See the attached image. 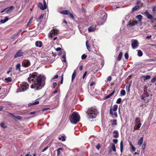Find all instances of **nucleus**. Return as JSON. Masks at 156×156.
Wrapping results in <instances>:
<instances>
[{
  "mask_svg": "<svg viewBox=\"0 0 156 156\" xmlns=\"http://www.w3.org/2000/svg\"><path fill=\"white\" fill-rule=\"evenodd\" d=\"M156 81V77L153 78L151 80V82L152 83Z\"/></svg>",
  "mask_w": 156,
  "mask_h": 156,
  "instance_id": "nucleus-50",
  "label": "nucleus"
},
{
  "mask_svg": "<svg viewBox=\"0 0 156 156\" xmlns=\"http://www.w3.org/2000/svg\"><path fill=\"white\" fill-rule=\"evenodd\" d=\"M113 133L114 134L113 137L115 138H118L119 137V133L117 130H115L113 132Z\"/></svg>",
  "mask_w": 156,
  "mask_h": 156,
  "instance_id": "nucleus-21",
  "label": "nucleus"
},
{
  "mask_svg": "<svg viewBox=\"0 0 156 156\" xmlns=\"http://www.w3.org/2000/svg\"><path fill=\"white\" fill-rule=\"evenodd\" d=\"M136 18L138 20V21H136L138 25L139 26H141L142 24V16L140 15H139L136 16Z\"/></svg>",
  "mask_w": 156,
  "mask_h": 156,
  "instance_id": "nucleus-9",
  "label": "nucleus"
},
{
  "mask_svg": "<svg viewBox=\"0 0 156 156\" xmlns=\"http://www.w3.org/2000/svg\"><path fill=\"white\" fill-rule=\"evenodd\" d=\"M5 80L6 81V82H11L12 80V79L10 77H8L7 78H5Z\"/></svg>",
  "mask_w": 156,
  "mask_h": 156,
  "instance_id": "nucleus-31",
  "label": "nucleus"
},
{
  "mask_svg": "<svg viewBox=\"0 0 156 156\" xmlns=\"http://www.w3.org/2000/svg\"><path fill=\"white\" fill-rule=\"evenodd\" d=\"M125 58L126 59H128L129 58V55L128 53H126L124 55Z\"/></svg>",
  "mask_w": 156,
  "mask_h": 156,
  "instance_id": "nucleus-46",
  "label": "nucleus"
},
{
  "mask_svg": "<svg viewBox=\"0 0 156 156\" xmlns=\"http://www.w3.org/2000/svg\"><path fill=\"white\" fill-rule=\"evenodd\" d=\"M88 119H94L97 116L98 112L96 107L89 108L87 112Z\"/></svg>",
  "mask_w": 156,
  "mask_h": 156,
  "instance_id": "nucleus-2",
  "label": "nucleus"
},
{
  "mask_svg": "<svg viewBox=\"0 0 156 156\" xmlns=\"http://www.w3.org/2000/svg\"><path fill=\"white\" fill-rule=\"evenodd\" d=\"M58 140H62V141H65L66 140V139L65 137L63 136H61L60 137L58 138Z\"/></svg>",
  "mask_w": 156,
  "mask_h": 156,
  "instance_id": "nucleus-33",
  "label": "nucleus"
},
{
  "mask_svg": "<svg viewBox=\"0 0 156 156\" xmlns=\"http://www.w3.org/2000/svg\"><path fill=\"white\" fill-rule=\"evenodd\" d=\"M95 83V82H92L90 84V86H92Z\"/></svg>",
  "mask_w": 156,
  "mask_h": 156,
  "instance_id": "nucleus-61",
  "label": "nucleus"
},
{
  "mask_svg": "<svg viewBox=\"0 0 156 156\" xmlns=\"http://www.w3.org/2000/svg\"><path fill=\"white\" fill-rule=\"evenodd\" d=\"M20 64H17L16 66V70L19 69V71H20Z\"/></svg>",
  "mask_w": 156,
  "mask_h": 156,
  "instance_id": "nucleus-35",
  "label": "nucleus"
},
{
  "mask_svg": "<svg viewBox=\"0 0 156 156\" xmlns=\"http://www.w3.org/2000/svg\"><path fill=\"white\" fill-rule=\"evenodd\" d=\"M144 13L147 18L151 20H154V17L151 14H149L147 11H145Z\"/></svg>",
  "mask_w": 156,
  "mask_h": 156,
  "instance_id": "nucleus-13",
  "label": "nucleus"
},
{
  "mask_svg": "<svg viewBox=\"0 0 156 156\" xmlns=\"http://www.w3.org/2000/svg\"><path fill=\"white\" fill-rule=\"evenodd\" d=\"M140 118H137L135 120V123H137L138 122L140 123Z\"/></svg>",
  "mask_w": 156,
  "mask_h": 156,
  "instance_id": "nucleus-39",
  "label": "nucleus"
},
{
  "mask_svg": "<svg viewBox=\"0 0 156 156\" xmlns=\"http://www.w3.org/2000/svg\"><path fill=\"white\" fill-rule=\"evenodd\" d=\"M118 108V106L117 105H114L112 108L111 107L109 113L112 117L115 118L117 117V114L116 111L117 110Z\"/></svg>",
  "mask_w": 156,
  "mask_h": 156,
  "instance_id": "nucleus-5",
  "label": "nucleus"
},
{
  "mask_svg": "<svg viewBox=\"0 0 156 156\" xmlns=\"http://www.w3.org/2000/svg\"><path fill=\"white\" fill-rule=\"evenodd\" d=\"M129 26H133L136 25H138L136 21H130L129 22Z\"/></svg>",
  "mask_w": 156,
  "mask_h": 156,
  "instance_id": "nucleus-15",
  "label": "nucleus"
},
{
  "mask_svg": "<svg viewBox=\"0 0 156 156\" xmlns=\"http://www.w3.org/2000/svg\"><path fill=\"white\" fill-rule=\"evenodd\" d=\"M14 119H17L19 120H21L22 119V117L19 116H16Z\"/></svg>",
  "mask_w": 156,
  "mask_h": 156,
  "instance_id": "nucleus-34",
  "label": "nucleus"
},
{
  "mask_svg": "<svg viewBox=\"0 0 156 156\" xmlns=\"http://www.w3.org/2000/svg\"><path fill=\"white\" fill-rule=\"evenodd\" d=\"M43 4L44 9H46L47 5H46V2L45 0H43Z\"/></svg>",
  "mask_w": 156,
  "mask_h": 156,
  "instance_id": "nucleus-45",
  "label": "nucleus"
},
{
  "mask_svg": "<svg viewBox=\"0 0 156 156\" xmlns=\"http://www.w3.org/2000/svg\"><path fill=\"white\" fill-rule=\"evenodd\" d=\"M61 48H58L56 49V50L57 51H61Z\"/></svg>",
  "mask_w": 156,
  "mask_h": 156,
  "instance_id": "nucleus-59",
  "label": "nucleus"
},
{
  "mask_svg": "<svg viewBox=\"0 0 156 156\" xmlns=\"http://www.w3.org/2000/svg\"><path fill=\"white\" fill-rule=\"evenodd\" d=\"M33 17H31L29 21V22H30V23H31L32 22V21L33 20Z\"/></svg>",
  "mask_w": 156,
  "mask_h": 156,
  "instance_id": "nucleus-60",
  "label": "nucleus"
},
{
  "mask_svg": "<svg viewBox=\"0 0 156 156\" xmlns=\"http://www.w3.org/2000/svg\"><path fill=\"white\" fill-rule=\"evenodd\" d=\"M57 85V83L55 82L54 83H53V88H55Z\"/></svg>",
  "mask_w": 156,
  "mask_h": 156,
  "instance_id": "nucleus-55",
  "label": "nucleus"
},
{
  "mask_svg": "<svg viewBox=\"0 0 156 156\" xmlns=\"http://www.w3.org/2000/svg\"><path fill=\"white\" fill-rule=\"evenodd\" d=\"M58 149V150H59L60 151H63L64 150V149L62 147L59 148Z\"/></svg>",
  "mask_w": 156,
  "mask_h": 156,
  "instance_id": "nucleus-62",
  "label": "nucleus"
},
{
  "mask_svg": "<svg viewBox=\"0 0 156 156\" xmlns=\"http://www.w3.org/2000/svg\"><path fill=\"white\" fill-rule=\"evenodd\" d=\"M20 87L18 90L17 92L24 91L28 89L29 88V85L27 82H23L20 85Z\"/></svg>",
  "mask_w": 156,
  "mask_h": 156,
  "instance_id": "nucleus-6",
  "label": "nucleus"
},
{
  "mask_svg": "<svg viewBox=\"0 0 156 156\" xmlns=\"http://www.w3.org/2000/svg\"><path fill=\"white\" fill-rule=\"evenodd\" d=\"M14 9V8L13 6H10L9 7H7L4 10H13Z\"/></svg>",
  "mask_w": 156,
  "mask_h": 156,
  "instance_id": "nucleus-38",
  "label": "nucleus"
},
{
  "mask_svg": "<svg viewBox=\"0 0 156 156\" xmlns=\"http://www.w3.org/2000/svg\"><path fill=\"white\" fill-rule=\"evenodd\" d=\"M37 6L41 9V10H45L46 9H44V6L41 3H38L37 4Z\"/></svg>",
  "mask_w": 156,
  "mask_h": 156,
  "instance_id": "nucleus-18",
  "label": "nucleus"
},
{
  "mask_svg": "<svg viewBox=\"0 0 156 156\" xmlns=\"http://www.w3.org/2000/svg\"><path fill=\"white\" fill-rule=\"evenodd\" d=\"M121 94L122 96H124L126 94V91L125 90H122L121 91Z\"/></svg>",
  "mask_w": 156,
  "mask_h": 156,
  "instance_id": "nucleus-42",
  "label": "nucleus"
},
{
  "mask_svg": "<svg viewBox=\"0 0 156 156\" xmlns=\"http://www.w3.org/2000/svg\"><path fill=\"white\" fill-rule=\"evenodd\" d=\"M0 125L2 127L4 128H6L7 127L4 122L1 123L0 124Z\"/></svg>",
  "mask_w": 156,
  "mask_h": 156,
  "instance_id": "nucleus-36",
  "label": "nucleus"
},
{
  "mask_svg": "<svg viewBox=\"0 0 156 156\" xmlns=\"http://www.w3.org/2000/svg\"><path fill=\"white\" fill-rule=\"evenodd\" d=\"M58 92V91L57 90H55L51 94V96H53V94L56 93H57Z\"/></svg>",
  "mask_w": 156,
  "mask_h": 156,
  "instance_id": "nucleus-57",
  "label": "nucleus"
},
{
  "mask_svg": "<svg viewBox=\"0 0 156 156\" xmlns=\"http://www.w3.org/2000/svg\"><path fill=\"white\" fill-rule=\"evenodd\" d=\"M59 32V30L56 28L53 29L51 30L48 34L49 37L52 38L57 35Z\"/></svg>",
  "mask_w": 156,
  "mask_h": 156,
  "instance_id": "nucleus-7",
  "label": "nucleus"
},
{
  "mask_svg": "<svg viewBox=\"0 0 156 156\" xmlns=\"http://www.w3.org/2000/svg\"><path fill=\"white\" fill-rule=\"evenodd\" d=\"M96 26L94 25L89 27L88 28V30L89 32H92L94 31L96 29Z\"/></svg>",
  "mask_w": 156,
  "mask_h": 156,
  "instance_id": "nucleus-14",
  "label": "nucleus"
},
{
  "mask_svg": "<svg viewBox=\"0 0 156 156\" xmlns=\"http://www.w3.org/2000/svg\"><path fill=\"white\" fill-rule=\"evenodd\" d=\"M143 137H142L139 140L138 142V145H141L143 143Z\"/></svg>",
  "mask_w": 156,
  "mask_h": 156,
  "instance_id": "nucleus-24",
  "label": "nucleus"
},
{
  "mask_svg": "<svg viewBox=\"0 0 156 156\" xmlns=\"http://www.w3.org/2000/svg\"><path fill=\"white\" fill-rule=\"evenodd\" d=\"M110 149H111L114 152H115L116 151L115 145L113 144H112V146Z\"/></svg>",
  "mask_w": 156,
  "mask_h": 156,
  "instance_id": "nucleus-30",
  "label": "nucleus"
},
{
  "mask_svg": "<svg viewBox=\"0 0 156 156\" xmlns=\"http://www.w3.org/2000/svg\"><path fill=\"white\" fill-rule=\"evenodd\" d=\"M115 92V90H114L111 94L105 96V99H106L110 98L114 94Z\"/></svg>",
  "mask_w": 156,
  "mask_h": 156,
  "instance_id": "nucleus-22",
  "label": "nucleus"
},
{
  "mask_svg": "<svg viewBox=\"0 0 156 156\" xmlns=\"http://www.w3.org/2000/svg\"><path fill=\"white\" fill-rule=\"evenodd\" d=\"M143 55V53L140 50H139L138 51V55L139 56H141Z\"/></svg>",
  "mask_w": 156,
  "mask_h": 156,
  "instance_id": "nucleus-37",
  "label": "nucleus"
},
{
  "mask_svg": "<svg viewBox=\"0 0 156 156\" xmlns=\"http://www.w3.org/2000/svg\"><path fill=\"white\" fill-rule=\"evenodd\" d=\"M68 12V10H62L59 12V13L63 15H67Z\"/></svg>",
  "mask_w": 156,
  "mask_h": 156,
  "instance_id": "nucleus-26",
  "label": "nucleus"
},
{
  "mask_svg": "<svg viewBox=\"0 0 156 156\" xmlns=\"http://www.w3.org/2000/svg\"><path fill=\"white\" fill-rule=\"evenodd\" d=\"M30 64V63L29 60H27L26 62L23 63V66L25 67H28Z\"/></svg>",
  "mask_w": 156,
  "mask_h": 156,
  "instance_id": "nucleus-19",
  "label": "nucleus"
},
{
  "mask_svg": "<svg viewBox=\"0 0 156 156\" xmlns=\"http://www.w3.org/2000/svg\"><path fill=\"white\" fill-rule=\"evenodd\" d=\"M39 103V102L38 101H36L34 102L30 103L28 105L30 106V105H37Z\"/></svg>",
  "mask_w": 156,
  "mask_h": 156,
  "instance_id": "nucleus-29",
  "label": "nucleus"
},
{
  "mask_svg": "<svg viewBox=\"0 0 156 156\" xmlns=\"http://www.w3.org/2000/svg\"><path fill=\"white\" fill-rule=\"evenodd\" d=\"M131 46L133 49L137 48L138 46V41L136 40H134L132 42Z\"/></svg>",
  "mask_w": 156,
  "mask_h": 156,
  "instance_id": "nucleus-8",
  "label": "nucleus"
},
{
  "mask_svg": "<svg viewBox=\"0 0 156 156\" xmlns=\"http://www.w3.org/2000/svg\"><path fill=\"white\" fill-rule=\"evenodd\" d=\"M58 75H55V76H54V77L53 79H57V78H58Z\"/></svg>",
  "mask_w": 156,
  "mask_h": 156,
  "instance_id": "nucleus-64",
  "label": "nucleus"
},
{
  "mask_svg": "<svg viewBox=\"0 0 156 156\" xmlns=\"http://www.w3.org/2000/svg\"><path fill=\"white\" fill-rule=\"evenodd\" d=\"M46 12L44 11L42 12L40 17L37 19L38 21H40L42 19L44 18H45L46 16Z\"/></svg>",
  "mask_w": 156,
  "mask_h": 156,
  "instance_id": "nucleus-10",
  "label": "nucleus"
},
{
  "mask_svg": "<svg viewBox=\"0 0 156 156\" xmlns=\"http://www.w3.org/2000/svg\"><path fill=\"white\" fill-rule=\"evenodd\" d=\"M151 77V76L150 75H147L146 76H144L141 77V78L143 79L144 81L146 80L150 79Z\"/></svg>",
  "mask_w": 156,
  "mask_h": 156,
  "instance_id": "nucleus-20",
  "label": "nucleus"
},
{
  "mask_svg": "<svg viewBox=\"0 0 156 156\" xmlns=\"http://www.w3.org/2000/svg\"><path fill=\"white\" fill-rule=\"evenodd\" d=\"M130 149L132 151L134 152L135 151V148L133 146L131 147Z\"/></svg>",
  "mask_w": 156,
  "mask_h": 156,
  "instance_id": "nucleus-47",
  "label": "nucleus"
},
{
  "mask_svg": "<svg viewBox=\"0 0 156 156\" xmlns=\"http://www.w3.org/2000/svg\"><path fill=\"white\" fill-rule=\"evenodd\" d=\"M145 147H146V144L144 143V144L142 146V147L143 150H144V149L145 148Z\"/></svg>",
  "mask_w": 156,
  "mask_h": 156,
  "instance_id": "nucleus-54",
  "label": "nucleus"
},
{
  "mask_svg": "<svg viewBox=\"0 0 156 156\" xmlns=\"http://www.w3.org/2000/svg\"><path fill=\"white\" fill-rule=\"evenodd\" d=\"M67 15H68V16H69L72 19H73L74 18L73 14V13H69V12H68V14H67Z\"/></svg>",
  "mask_w": 156,
  "mask_h": 156,
  "instance_id": "nucleus-28",
  "label": "nucleus"
},
{
  "mask_svg": "<svg viewBox=\"0 0 156 156\" xmlns=\"http://www.w3.org/2000/svg\"><path fill=\"white\" fill-rule=\"evenodd\" d=\"M23 52H22V50H20L18 51L15 55L14 57L16 58L17 57H20L23 55Z\"/></svg>",
  "mask_w": 156,
  "mask_h": 156,
  "instance_id": "nucleus-12",
  "label": "nucleus"
},
{
  "mask_svg": "<svg viewBox=\"0 0 156 156\" xmlns=\"http://www.w3.org/2000/svg\"><path fill=\"white\" fill-rule=\"evenodd\" d=\"M122 52H120L118 56V57L117 58V60H118L120 61L122 58Z\"/></svg>",
  "mask_w": 156,
  "mask_h": 156,
  "instance_id": "nucleus-32",
  "label": "nucleus"
},
{
  "mask_svg": "<svg viewBox=\"0 0 156 156\" xmlns=\"http://www.w3.org/2000/svg\"><path fill=\"white\" fill-rule=\"evenodd\" d=\"M120 150L121 153L122 152L123 150V143L122 141L121 140L120 143Z\"/></svg>",
  "mask_w": 156,
  "mask_h": 156,
  "instance_id": "nucleus-25",
  "label": "nucleus"
},
{
  "mask_svg": "<svg viewBox=\"0 0 156 156\" xmlns=\"http://www.w3.org/2000/svg\"><path fill=\"white\" fill-rule=\"evenodd\" d=\"M87 72L86 71L84 73L83 76V79H84L85 78V76H86L87 74Z\"/></svg>",
  "mask_w": 156,
  "mask_h": 156,
  "instance_id": "nucleus-53",
  "label": "nucleus"
},
{
  "mask_svg": "<svg viewBox=\"0 0 156 156\" xmlns=\"http://www.w3.org/2000/svg\"><path fill=\"white\" fill-rule=\"evenodd\" d=\"M62 78H61V81H60V83L61 84H62L63 83V75H62Z\"/></svg>",
  "mask_w": 156,
  "mask_h": 156,
  "instance_id": "nucleus-58",
  "label": "nucleus"
},
{
  "mask_svg": "<svg viewBox=\"0 0 156 156\" xmlns=\"http://www.w3.org/2000/svg\"><path fill=\"white\" fill-rule=\"evenodd\" d=\"M9 18L7 16H6L4 19H2L0 20V23H4L9 20Z\"/></svg>",
  "mask_w": 156,
  "mask_h": 156,
  "instance_id": "nucleus-16",
  "label": "nucleus"
},
{
  "mask_svg": "<svg viewBox=\"0 0 156 156\" xmlns=\"http://www.w3.org/2000/svg\"><path fill=\"white\" fill-rule=\"evenodd\" d=\"M101 146L100 144H98L96 146V148L98 150H99Z\"/></svg>",
  "mask_w": 156,
  "mask_h": 156,
  "instance_id": "nucleus-49",
  "label": "nucleus"
},
{
  "mask_svg": "<svg viewBox=\"0 0 156 156\" xmlns=\"http://www.w3.org/2000/svg\"><path fill=\"white\" fill-rule=\"evenodd\" d=\"M112 80V77L111 76H109L108 79H107V80L108 81H110Z\"/></svg>",
  "mask_w": 156,
  "mask_h": 156,
  "instance_id": "nucleus-56",
  "label": "nucleus"
},
{
  "mask_svg": "<svg viewBox=\"0 0 156 156\" xmlns=\"http://www.w3.org/2000/svg\"><path fill=\"white\" fill-rule=\"evenodd\" d=\"M48 148V147H45L42 151V152H43L44 151H46L47 149Z\"/></svg>",
  "mask_w": 156,
  "mask_h": 156,
  "instance_id": "nucleus-63",
  "label": "nucleus"
},
{
  "mask_svg": "<svg viewBox=\"0 0 156 156\" xmlns=\"http://www.w3.org/2000/svg\"><path fill=\"white\" fill-rule=\"evenodd\" d=\"M76 70H75L72 75V81H73V80L75 78L76 76Z\"/></svg>",
  "mask_w": 156,
  "mask_h": 156,
  "instance_id": "nucleus-23",
  "label": "nucleus"
},
{
  "mask_svg": "<svg viewBox=\"0 0 156 156\" xmlns=\"http://www.w3.org/2000/svg\"><path fill=\"white\" fill-rule=\"evenodd\" d=\"M46 78L44 75H38L36 72L30 73L28 78L29 83L32 82L30 87L35 90H40L43 88L45 84Z\"/></svg>",
  "mask_w": 156,
  "mask_h": 156,
  "instance_id": "nucleus-1",
  "label": "nucleus"
},
{
  "mask_svg": "<svg viewBox=\"0 0 156 156\" xmlns=\"http://www.w3.org/2000/svg\"><path fill=\"white\" fill-rule=\"evenodd\" d=\"M71 123L73 124H76L80 120V117L78 113L76 112H74L70 117Z\"/></svg>",
  "mask_w": 156,
  "mask_h": 156,
  "instance_id": "nucleus-4",
  "label": "nucleus"
},
{
  "mask_svg": "<svg viewBox=\"0 0 156 156\" xmlns=\"http://www.w3.org/2000/svg\"><path fill=\"white\" fill-rule=\"evenodd\" d=\"M113 141L114 144H116L118 142V140L117 139H113Z\"/></svg>",
  "mask_w": 156,
  "mask_h": 156,
  "instance_id": "nucleus-52",
  "label": "nucleus"
},
{
  "mask_svg": "<svg viewBox=\"0 0 156 156\" xmlns=\"http://www.w3.org/2000/svg\"><path fill=\"white\" fill-rule=\"evenodd\" d=\"M87 57V56L86 55H85V54H83L81 56V58L83 59H84L86 58Z\"/></svg>",
  "mask_w": 156,
  "mask_h": 156,
  "instance_id": "nucleus-48",
  "label": "nucleus"
},
{
  "mask_svg": "<svg viewBox=\"0 0 156 156\" xmlns=\"http://www.w3.org/2000/svg\"><path fill=\"white\" fill-rule=\"evenodd\" d=\"M122 99L121 98H119L116 101V103L117 104H119L121 103Z\"/></svg>",
  "mask_w": 156,
  "mask_h": 156,
  "instance_id": "nucleus-43",
  "label": "nucleus"
},
{
  "mask_svg": "<svg viewBox=\"0 0 156 156\" xmlns=\"http://www.w3.org/2000/svg\"><path fill=\"white\" fill-rule=\"evenodd\" d=\"M140 4H141V6L142 5H143V4L142 2H141L140 1H138L137 2V5L134 7L132 8V10H137L138 9H140Z\"/></svg>",
  "mask_w": 156,
  "mask_h": 156,
  "instance_id": "nucleus-11",
  "label": "nucleus"
},
{
  "mask_svg": "<svg viewBox=\"0 0 156 156\" xmlns=\"http://www.w3.org/2000/svg\"><path fill=\"white\" fill-rule=\"evenodd\" d=\"M36 46L37 47L41 48L42 45V43L41 41H37L35 44Z\"/></svg>",
  "mask_w": 156,
  "mask_h": 156,
  "instance_id": "nucleus-17",
  "label": "nucleus"
},
{
  "mask_svg": "<svg viewBox=\"0 0 156 156\" xmlns=\"http://www.w3.org/2000/svg\"><path fill=\"white\" fill-rule=\"evenodd\" d=\"M62 58L63 59V60H62V62H64L65 63H66V55H64L62 56Z\"/></svg>",
  "mask_w": 156,
  "mask_h": 156,
  "instance_id": "nucleus-41",
  "label": "nucleus"
},
{
  "mask_svg": "<svg viewBox=\"0 0 156 156\" xmlns=\"http://www.w3.org/2000/svg\"><path fill=\"white\" fill-rule=\"evenodd\" d=\"M87 48L88 50L90 51V45L89 44L88 41H87L86 42Z\"/></svg>",
  "mask_w": 156,
  "mask_h": 156,
  "instance_id": "nucleus-27",
  "label": "nucleus"
},
{
  "mask_svg": "<svg viewBox=\"0 0 156 156\" xmlns=\"http://www.w3.org/2000/svg\"><path fill=\"white\" fill-rule=\"evenodd\" d=\"M112 126L116 125H117V122L116 120H113L112 124Z\"/></svg>",
  "mask_w": 156,
  "mask_h": 156,
  "instance_id": "nucleus-44",
  "label": "nucleus"
},
{
  "mask_svg": "<svg viewBox=\"0 0 156 156\" xmlns=\"http://www.w3.org/2000/svg\"><path fill=\"white\" fill-rule=\"evenodd\" d=\"M100 10L98 12V15L99 16H101L99 20L97 22L98 24L99 25L102 24L106 21L107 18V15L106 13L103 11Z\"/></svg>",
  "mask_w": 156,
  "mask_h": 156,
  "instance_id": "nucleus-3",
  "label": "nucleus"
},
{
  "mask_svg": "<svg viewBox=\"0 0 156 156\" xmlns=\"http://www.w3.org/2000/svg\"><path fill=\"white\" fill-rule=\"evenodd\" d=\"M59 97V95H58L55 97V99L56 100H58V99Z\"/></svg>",
  "mask_w": 156,
  "mask_h": 156,
  "instance_id": "nucleus-51",
  "label": "nucleus"
},
{
  "mask_svg": "<svg viewBox=\"0 0 156 156\" xmlns=\"http://www.w3.org/2000/svg\"><path fill=\"white\" fill-rule=\"evenodd\" d=\"M141 125V123H139L137 125V126L136 128H134L135 130H137L140 128Z\"/></svg>",
  "mask_w": 156,
  "mask_h": 156,
  "instance_id": "nucleus-40",
  "label": "nucleus"
}]
</instances>
